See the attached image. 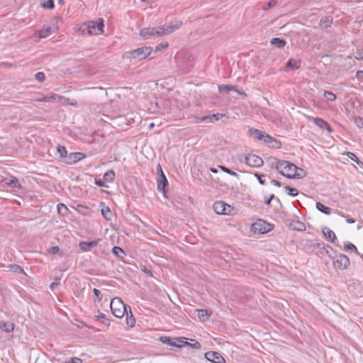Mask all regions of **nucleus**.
<instances>
[{"label":"nucleus","mask_w":363,"mask_h":363,"mask_svg":"<svg viewBox=\"0 0 363 363\" xmlns=\"http://www.w3.org/2000/svg\"><path fill=\"white\" fill-rule=\"evenodd\" d=\"M271 44L278 48H281L285 46L286 42L279 38H274L271 40Z\"/></svg>","instance_id":"obj_27"},{"label":"nucleus","mask_w":363,"mask_h":363,"mask_svg":"<svg viewBox=\"0 0 363 363\" xmlns=\"http://www.w3.org/2000/svg\"><path fill=\"white\" fill-rule=\"evenodd\" d=\"M220 93H228L235 89L233 86L231 85H220L218 86Z\"/></svg>","instance_id":"obj_32"},{"label":"nucleus","mask_w":363,"mask_h":363,"mask_svg":"<svg viewBox=\"0 0 363 363\" xmlns=\"http://www.w3.org/2000/svg\"><path fill=\"white\" fill-rule=\"evenodd\" d=\"M354 57H355L356 60H363V52H360V51H358L357 52V55H355Z\"/></svg>","instance_id":"obj_58"},{"label":"nucleus","mask_w":363,"mask_h":363,"mask_svg":"<svg viewBox=\"0 0 363 363\" xmlns=\"http://www.w3.org/2000/svg\"><path fill=\"white\" fill-rule=\"evenodd\" d=\"M98 318L99 320H101V322L102 323H104V325H108L109 324V320L107 319L106 318V315L103 313H100L99 315H98Z\"/></svg>","instance_id":"obj_48"},{"label":"nucleus","mask_w":363,"mask_h":363,"mask_svg":"<svg viewBox=\"0 0 363 363\" xmlns=\"http://www.w3.org/2000/svg\"><path fill=\"white\" fill-rule=\"evenodd\" d=\"M277 4V0H270L267 3H266L263 6L262 9L264 11H267L270 8L274 7Z\"/></svg>","instance_id":"obj_41"},{"label":"nucleus","mask_w":363,"mask_h":363,"mask_svg":"<svg viewBox=\"0 0 363 363\" xmlns=\"http://www.w3.org/2000/svg\"><path fill=\"white\" fill-rule=\"evenodd\" d=\"M344 248L345 251L353 250L356 254L359 255L356 246L351 242H345Z\"/></svg>","instance_id":"obj_36"},{"label":"nucleus","mask_w":363,"mask_h":363,"mask_svg":"<svg viewBox=\"0 0 363 363\" xmlns=\"http://www.w3.org/2000/svg\"><path fill=\"white\" fill-rule=\"evenodd\" d=\"M272 184L279 187L281 186V182L275 179L272 180Z\"/></svg>","instance_id":"obj_60"},{"label":"nucleus","mask_w":363,"mask_h":363,"mask_svg":"<svg viewBox=\"0 0 363 363\" xmlns=\"http://www.w3.org/2000/svg\"><path fill=\"white\" fill-rule=\"evenodd\" d=\"M152 52L151 47H141L126 52V57L130 59L142 60L149 56Z\"/></svg>","instance_id":"obj_5"},{"label":"nucleus","mask_w":363,"mask_h":363,"mask_svg":"<svg viewBox=\"0 0 363 363\" xmlns=\"http://www.w3.org/2000/svg\"><path fill=\"white\" fill-rule=\"evenodd\" d=\"M269 145L274 148H279L281 147V143L274 138V141H272Z\"/></svg>","instance_id":"obj_53"},{"label":"nucleus","mask_w":363,"mask_h":363,"mask_svg":"<svg viewBox=\"0 0 363 363\" xmlns=\"http://www.w3.org/2000/svg\"><path fill=\"white\" fill-rule=\"evenodd\" d=\"M128 308L130 309V315L128 314V312L126 313H127L126 321H127V325L132 328L135 324V319L134 318V317L132 314L130 306H128Z\"/></svg>","instance_id":"obj_31"},{"label":"nucleus","mask_w":363,"mask_h":363,"mask_svg":"<svg viewBox=\"0 0 363 363\" xmlns=\"http://www.w3.org/2000/svg\"><path fill=\"white\" fill-rule=\"evenodd\" d=\"M64 363H82V359L79 357H72Z\"/></svg>","instance_id":"obj_51"},{"label":"nucleus","mask_w":363,"mask_h":363,"mask_svg":"<svg viewBox=\"0 0 363 363\" xmlns=\"http://www.w3.org/2000/svg\"><path fill=\"white\" fill-rule=\"evenodd\" d=\"M245 162L251 167L258 168L263 165V160L255 154H248L245 156Z\"/></svg>","instance_id":"obj_10"},{"label":"nucleus","mask_w":363,"mask_h":363,"mask_svg":"<svg viewBox=\"0 0 363 363\" xmlns=\"http://www.w3.org/2000/svg\"><path fill=\"white\" fill-rule=\"evenodd\" d=\"M168 45L169 43L167 42H162L156 46L155 51H160L162 49L167 48Z\"/></svg>","instance_id":"obj_46"},{"label":"nucleus","mask_w":363,"mask_h":363,"mask_svg":"<svg viewBox=\"0 0 363 363\" xmlns=\"http://www.w3.org/2000/svg\"><path fill=\"white\" fill-rule=\"evenodd\" d=\"M285 190L287 191L288 194L292 196H297L298 194V191L297 189L291 187L289 186H284Z\"/></svg>","instance_id":"obj_38"},{"label":"nucleus","mask_w":363,"mask_h":363,"mask_svg":"<svg viewBox=\"0 0 363 363\" xmlns=\"http://www.w3.org/2000/svg\"><path fill=\"white\" fill-rule=\"evenodd\" d=\"M112 252L116 255L117 257H123L125 253V252L123 251V250L122 248H121L120 247H113V249H112Z\"/></svg>","instance_id":"obj_33"},{"label":"nucleus","mask_w":363,"mask_h":363,"mask_svg":"<svg viewBox=\"0 0 363 363\" xmlns=\"http://www.w3.org/2000/svg\"><path fill=\"white\" fill-rule=\"evenodd\" d=\"M57 150L58 154L60 156L61 160L66 163L67 161V157L69 156V154L66 150V147L65 146L58 145L57 147Z\"/></svg>","instance_id":"obj_18"},{"label":"nucleus","mask_w":363,"mask_h":363,"mask_svg":"<svg viewBox=\"0 0 363 363\" xmlns=\"http://www.w3.org/2000/svg\"><path fill=\"white\" fill-rule=\"evenodd\" d=\"M85 157V155L82 152H71L67 157L66 164H73L79 161H81Z\"/></svg>","instance_id":"obj_13"},{"label":"nucleus","mask_w":363,"mask_h":363,"mask_svg":"<svg viewBox=\"0 0 363 363\" xmlns=\"http://www.w3.org/2000/svg\"><path fill=\"white\" fill-rule=\"evenodd\" d=\"M35 79L39 82H43L45 79V74L42 72H39L35 74Z\"/></svg>","instance_id":"obj_44"},{"label":"nucleus","mask_w":363,"mask_h":363,"mask_svg":"<svg viewBox=\"0 0 363 363\" xmlns=\"http://www.w3.org/2000/svg\"><path fill=\"white\" fill-rule=\"evenodd\" d=\"M59 284V279H55L53 282H52L50 285V288L51 289H54Z\"/></svg>","instance_id":"obj_56"},{"label":"nucleus","mask_w":363,"mask_h":363,"mask_svg":"<svg viewBox=\"0 0 363 363\" xmlns=\"http://www.w3.org/2000/svg\"><path fill=\"white\" fill-rule=\"evenodd\" d=\"M275 169L283 176L289 179H294V170L296 165L286 160L275 161Z\"/></svg>","instance_id":"obj_2"},{"label":"nucleus","mask_w":363,"mask_h":363,"mask_svg":"<svg viewBox=\"0 0 363 363\" xmlns=\"http://www.w3.org/2000/svg\"><path fill=\"white\" fill-rule=\"evenodd\" d=\"M0 328L6 333H10L14 329V324L11 322H0Z\"/></svg>","instance_id":"obj_22"},{"label":"nucleus","mask_w":363,"mask_h":363,"mask_svg":"<svg viewBox=\"0 0 363 363\" xmlns=\"http://www.w3.org/2000/svg\"><path fill=\"white\" fill-rule=\"evenodd\" d=\"M219 167H220V169L223 172H225V173H227V174H230L231 176H233V177H239V174L238 173L230 170V169L227 168L226 167H225V166H219Z\"/></svg>","instance_id":"obj_40"},{"label":"nucleus","mask_w":363,"mask_h":363,"mask_svg":"<svg viewBox=\"0 0 363 363\" xmlns=\"http://www.w3.org/2000/svg\"><path fill=\"white\" fill-rule=\"evenodd\" d=\"M323 233L325 238L329 240L330 242L334 243L337 240L336 235L335 233L328 228H325L323 229Z\"/></svg>","instance_id":"obj_17"},{"label":"nucleus","mask_w":363,"mask_h":363,"mask_svg":"<svg viewBox=\"0 0 363 363\" xmlns=\"http://www.w3.org/2000/svg\"><path fill=\"white\" fill-rule=\"evenodd\" d=\"M160 340L164 344L173 347H181L183 344H187V340H189V339L186 337L174 338L167 336H162L160 337Z\"/></svg>","instance_id":"obj_8"},{"label":"nucleus","mask_w":363,"mask_h":363,"mask_svg":"<svg viewBox=\"0 0 363 363\" xmlns=\"http://www.w3.org/2000/svg\"><path fill=\"white\" fill-rule=\"evenodd\" d=\"M141 270L145 273L146 274L149 275V276H152V272L149 269H147L145 266H143L141 267Z\"/></svg>","instance_id":"obj_57"},{"label":"nucleus","mask_w":363,"mask_h":363,"mask_svg":"<svg viewBox=\"0 0 363 363\" xmlns=\"http://www.w3.org/2000/svg\"><path fill=\"white\" fill-rule=\"evenodd\" d=\"M354 122L358 128H363V118H362L355 117L354 119Z\"/></svg>","instance_id":"obj_45"},{"label":"nucleus","mask_w":363,"mask_h":363,"mask_svg":"<svg viewBox=\"0 0 363 363\" xmlns=\"http://www.w3.org/2000/svg\"><path fill=\"white\" fill-rule=\"evenodd\" d=\"M255 176L257 177L258 182L261 185L265 184V181L262 179V174H259L258 173H255Z\"/></svg>","instance_id":"obj_55"},{"label":"nucleus","mask_w":363,"mask_h":363,"mask_svg":"<svg viewBox=\"0 0 363 363\" xmlns=\"http://www.w3.org/2000/svg\"><path fill=\"white\" fill-rule=\"evenodd\" d=\"M56 29V27L52 23L51 25H45L43 28L38 31V38H45L50 36Z\"/></svg>","instance_id":"obj_14"},{"label":"nucleus","mask_w":363,"mask_h":363,"mask_svg":"<svg viewBox=\"0 0 363 363\" xmlns=\"http://www.w3.org/2000/svg\"><path fill=\"white\" fill-rule=\"evenodd\" d=\"M198 317L201 321L207 320L211 316V313H208L207 310L196 309Z\"/></svg>","instance_id":"obj_20"},{"label":"nucleus","mask_w":363,"mask_h":363,"mask_svg":"<svg viewBox=\"0 0 363 363\" xmlns=\"http://www.w3.org/2000/svg\"><path fill=\"white\" fill-rule=\"evenodd\" d=\"M271 201H271L270 199H267V200L264 201V203H265V204H267V205H268V206H269V205H270Z\"/></svg>","instance_id":"obj_64"},{"label":"nucleus","mask_w":363,"mask_h":363,"mask_svg":"<svg viewBox=\"0 0 363 363\" xmlns=\"http://www.w3.org/2000/svg\"><path fill=\"white\" fill-rule=\"evenodd\" d=\"M11 269L13 272H16V273H18V274H23L25 275H26V274L25 273L23 269L19 266V265H17V264H13V265H11Z\"/></svg>","instance_id":"obj_42"},{"label":"nucleus","mask_w":363,"mask_h":363,"mask_svg":"<svg viewBox=\"0 0 363 363\" xmlns=\"http://www.w3.org/2000/svg\"><path fill=\"white\" fill-rule=\"evenodd\" d=\"M347 157L353 160L354 162H355L358 165H359L360 167L363 166V162H362L359 159L358 157L356 156V155L353 152H348L347 153Z\"/></svg>","instance_id":"obj_35"},{"label":"nucleus","mask_w":363,"mask_h":363,"mask_svg":"<svg viewBox=\"0 0 363 363\" xmlns=\"http://www.w3.org/2000/svg\"><path fill=\"white\" fill-rule=\"evenodd\" d=\"M206 360L211 363H225L224 357L218 352L209 351L204 354Z\"/></svg>","instance_id":"obj_11"},{"label":"nucleus","mask_w":363,"mask_h":363,"mask_svg":"<svg viewBox=\"0 0 363 363\" xmlns=\"http://www.w3.org/2000/svg\"><path fill=\"white\" fill-rule=\"evenodd\" d=\"M168 185L167 179H166L163 172L160 175L157 179V189L158 190L162 191L163 193L165 192V186Z\"/></svg>","instance_id":"obj_16"},{"label":"nucleus","mask_w":363,"mask_h":363,"mask_svg":"<svg viewBox=\"0 0 363 363\" xmlns=\"http://www.w3.org/2000/svg\"><path fill=\"white\" fill-rule=\"evenodd\" d=\"M95 184L99 186H105L104 182L101 180L96 181Z\"/></svg>","instance_id":"obj_61"},{"label":"nucleus","mask_w":363,"mask_h":363,"mask_svg":"<svg viewBox=\"0 0 363 363\" xmlns=\"http://www.w3.org/2000/svg\"><path fill=\"white\" fill-rule=\"evenodd\" d=\"M190 341H191V342H189L187 341V344H183V345H189L190 347H191L194 349H197V350H199L201 348V345L199 342H198L194 339H190Z\"/></svg>","instance_id":"obj_34"},{"label":"nucleus","mask_w":363,"mask_h":363,"mask_svg":"<svg viewBox=\"0 0 363 363\" xmlns=\"http://www.w3.org/2000/svg\"><path fill=\"white\" fill-rule=\"evenodd\" d=\"M349 265L350 259L343 254H340L333 259V266L336 269L345 270L347 269Z\"/></svg>","instance_id":"obj_9"},{"label":"nucleus","mask_w":363,"mask_h":363,"mask_svg":"<svg viewBox=\"0 0 363 363\" xmlns=\"http://www.w3.org/2000/svg\"><path fill=\"white\" fill-rule=\"evenodd\" d=\"M252 231L255 234H264L272 230V225L264 220L259 219L251 226Z\"/></svg>","instance_id":"obj_6"},{"label":"nucleus","mask_w":363,"mask_h":363,"mask_svg":"<svg viewBox=\"0 0 363 363\" xmlns=\"http://www.w3.org/2000/svg\"><path fill=\"white\" fill-rule=\"evenodd\" d=\"M60 251V248L57 246H53L49 248L48 252L51 255H55Z\"/></svg>","instance_id":"obj_52"},{"label":"nucleus","mask_w":363,"mask_h":363,"mask_svg":"<svg viewBox=\"0 0 363 363\" xmlns=\"http://www.w3.org/2000/svg\"><path fill=\"white\" fill-rule=\"evenodd\" d=\"M274 138H272V136L267 135V134H265L264 135V138H263V142L266 144H271V143H272V141H274Z\"/></svg>","instance_id":"obj_49"},{"label":"nucleus","mask_w":363,"mask_h":363,"mask_svg":"<svg viewBox=\"0 0 363 363\" xmlns=\"http://www.w3.org/2000/svg\"><path fill=\"white\" fill-rule=\"evenodd\" d=\"M275 161H279L277 158H273L272 159V164H271V167L273 168L274 167L275 168V165H276V163H275Z\"/></svg>","instance_id":"obj_62"},{"label":"nucleus","mask_w":363,"mask_h":363,"mask_svg":"<svg viewBox=\"0 0 363 363\" xmlns=\"http://www.w3.org/2000/svg\"><path fill=\"white\" fill-rule=\"evenodd\" d=\"M342 217H345L342 213L340 214ZM347 217V222L348 223H354L355 222V220L352 218H349L348 216H346Z\"/></svg>","instance_id":"obj_59"},{"label":"nucleus","mask_w":363,"mask_h":363,"mask_svg":"<svg viewBox=\"0 0 363 363\" xmlns=\"http://www.w3.org/2000/svg\"><path fill=\"white\" fill-rule=\"evenodd\" d=\"M316 208L320 211L321 213L325 215H330L331 213V208L325 206L324 204L320 202H316L315 203Z\"/></svg>","instance_id":"obj_23"},{"label":"nucleus","mask_w":363,"mask_h":363,"mask_svg":"<svg viewBox=\"0 0 363 363\" xmlns=\"http://www.w3.org/2000/svg\"><path fill=\"white\" fill-rule=\"evenodd\" d=\"M216 213L219 215H230L233 211V208L222 201H216L213 206Z\"/></svg>","instance_id":"obj_7"},{"label":"nucleus","mask_w":363,"mask_h":363,"mask_svg":"<svg viewBox=\"0 0 363 363\" xmlns=\"http://www.w3.org/2000/svg\"><path fill=\"white\" fill-rule=\"evenodd\" d=\"M103 178L106 182H113L115 179V172L113 170L108 171L104 174Z\"/></svg>","instance_id":"obj_29"},{"label":"nucleus","mask_w":363,"mask_h":363,"mask_svg":"<svg viewBox=\"0 0 363 363\" xmlns=\"http://www.w3.org/2000/svg\"><path fill=\"white\" fill-rule=\"evenodd\" d=\"M301 61L299 60L291 59L286 64V67L289 69H298L300 67Z\"/></svg>","instance_id":"obj_24"},{"label":"nucleus","mask_w":363,"mask_h":363,"mask_svg":"<svg viewBox=\"0 0 363 363\" xmlns=\"http://www.w3.org/2000/svg\"><path fill=\"white\" fill-rule=\"evenodd\" d=\"M101 214L104 216V218L106 220H111V212L110 211V208L108 207H104L101 209Z\"/></svg>","instance_id":"obj_37"},{"label":"nucleus","mask_w":363,"mask_h":363,"mask_svg":"<svg viewBox=\"0 0 363 363\" xmlns=\"http://www.w3.org/2000/svg\"><path fill=\"white\" fill-rule=\"evenodd\" d=\"M43 6L49 9H53L55 6L53 0H48L44 2Z\"/></svg>","instance_id":"obj_47"},{"label":"nucleus","mask_w":363,"mask_h":363,"mask_svg":"<svg viewBox=\"0 0 363 363\" xmlns=\"http://www.w3.org/2000/svg\"><path fill=\"white\" fill-rule=\"evenodd\" d=\"M182 23L177 21L175 23L164 24L157 28H145L140 31V35L143 38L147 39L151 36L160 37L169 35L179 29Z\"/></svg>","instance_id":"obj_1"},{"label":"nucleus","mask_w":363,"mask_h":363,"mask_svg":"<svg viewBox=\"0 0 363 363\" xmlns=\"http://www.w3.org/2000/svg\"><path fill=\"white\" fill-rule=\"evenodd\" d=\"M251 135L258 140H262L265 133L259 130L252 128L250 130Z\"/></svg>","instance_id":"obj_26"},{"label":"nucleus","mask_w":363,"mask_h":363,"mask_svg":"<svg viewBox=\"0 0 363 363\" xmlns=\"http://www.w3.org/2000/svg\"><path fill=\"white\" fill-rule=\"evenodd\" d=\"M99 240H93L91 242H81L79 245L80 249L84 252L90 251L91 248L97 246Z\"/></svg>","instance_id":"obj_15"},{"label":"nucleus","mask_w":363,"mask_h":363,"mask_svg":"<svg viewBox=\"0 0 363 363\" xmlns=\"http://www.w3.org/2000/svg\"><path fill=\"white\" fill-rule=\"evenodd\" d=\"M294 179H302L306 176V172L301 168H298L296 166V169L294 170Z\"/></svg>","instance_id":"obj_30"},{"label":"nucleus","mask_w":363,"mask_h":363,"mask_svg":"<svg viewBox=\"0 0 363 363\" xmlns=\"http://www.w3.org/2000/svg\"><path fill=\"white\" fill-rule=\"evenodd\" d=\"M332 23H333V18L330 16H325L320 19V26L322 28H327L330 27Z\"/></svg>","instance_id":"obj_25"},{"label":"nucleus","mask_w":363,"mask_h":363,"mask_svg":"<svg viewBox=\"0 0 363 363\" xmlns=\"http://www.w3.org/2000/svg\"><path fill=\"white\" fill-rule=\"evenodd\" d=\"M323 96L328 101H334L336 99V96L333 93L328 91H325Z\"/></svg>","instance_id":"obj_39"},{"label":"nucleus","mask_w":363,"mask_h":363,"mask_svg":"<svg viewBox=\"0 0 363 363\" xmlns=\"http://www.w3.org/2000/svg\"><path fill=\"white\" fill-rule=\"evenodd\" d=\"M93 292L95 296L98 298V301H101L102 299V297L101 296V291L97 289H94Z\"/></svg>","instance_id":"obj_54"},{"label":"nucleus","mask_w":363,"mask_h":363,"mask_svg":"<svg viewBox=\"0 0 363 363\" xmlns=\"http://www.w3.org/2000/svg\"><path fill=\"white\" fill-rule=\"evenodd\" d=\"M157 171L158 173L160 172V174H162V172H163L162 170V167H161L160 164L157 167Z\"/></svg>","instance_id":"obj_63"},{"label":"nucleus","mask_w":363,"mask_h":363,"mask_svg":"<svg viewBox=\"0 0 363 363\" xmlns=\"http://www.w3.org/2000/svg\"><path fill=\"white\" fill-rule=\"evenodd\" d=\"M308 120L313 122V123L322 130L326 129L329 133H331L332 128L330 125L323 119L320 118H315L308 116Z\"/></svg>","instance_id":"obj_12"},{"label":"nucleus","mask_w":363,"mask_h":363,"mask_svg":"<svg viewBox=\"0 0 363 363\" xmlns=\"http://www.w3.org/2000/svg\"><path fill=\"white\" fill-rule=\"evenodd\" d=\"M194 123H202V122H207L206 116H202V117L194 116Z\"/></svg>","instance_id":"obj_50"},{"label":"nucleus","mask_w":363,"mask_h":363,"mask_svg":"<svg viewBox=\"0 0 363 363\" xmlns=\"http://www.w3.org/2000/svg\"><path fill=\"white\" fill-rule=\"evenodd\" d=\"M4 181L9 186H11L13 188H20L21 187V184L18 182V180L14 177L6 178L4 179Z\"/></svg>","instance_id":"obj_19"},{"label":"nucleus","mask_w":363,"mask_h":363,"mask_svg":"<svg viewBox=\"0 0 363 363\" xmlns=\"http://www.w3.org/2000/svg\"><path fill=\"white\" fill-rule=\"evenodd\" d=\"M57 211L61 216H65L69 213V208L64 203H59L57 205Z\"/></svg>","instance_id":"obj_28"},{"label":"nucleus","mask_w":363,"mask_h":363,"mask_svg":"<svg viewBox=\"0 0 363 363\" xmlns=\"http://www.w3.org/2000/svg\"><path fill=\"white\" fill-rule=\"evenodd\" d=\"M110 306L113 315L117 318H122L125 313H127L128 307L118 297H115L111 300Z\"/></svg>","instance_id":"obj_4"},{"label":"nucleus","mask_w":363,"mask_h":363,"mask_svg":"<svg viewBox=\"0 0 363 363\" xmlns=\"http://www.w3.org/2000/svg\"><path fill=\"white\" fill-rule=\"evenodd\" d=\"M207 118V122L213 123L215 121H217L219 120V115L218 114H212L206 116Z\"/></svg>","instance_id":"obj_43"},{"label":"nucleus","mask_w":363,"mask_h":363,"mask_svg":"<svg viewBox=\"0 0 363 363\" xmlns=\"http://www.w3.org/2000/svg\"><path fill=\"white\" fill-rule=\"evenodd\" d=\"M61 99V96L56 94H50L43 96V102H58Z\"/></svg>","instance_id":"obj_21"},{"label":"nucleus","mask_w":363,"mask_h":363,"mask_svg":"<svg viewBox=\"0 0 363 363\" xmlns=\"http://www.w3.org/2000/svg\"><path fill=\"white\" fill-rule=\"evenodd\" d=\"M104 27V20L100 18L98 22L91 21L84 23L82 30L83 33H86L89 35H99L103 33Z\"/></svg>","instance_id":"obj_3"}]
</instances>
